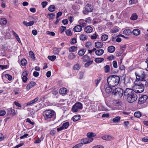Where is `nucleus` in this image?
Segmentation results:
<instances>
[{
    "mask_svg": "<svg viewBox=\"0 0 148 148\" xmlns=\"http://www.w3.org/2000/svg\"><path fill=\"white\" fill-rule=\"evenodd\" d=\"M123 90L120 88H116L112 92V94L114 95L118 96L120 97H121L123 95Z\"/></svg>",
    "mask_w": 148,
    "mask_h": 148,
    "instance_id": "5",
    "label": "nucleus"
},
{
    "mask_svg": "<svg viewBox=\"0 0 148 148\" xmlns=\"http://www.w3.org/2000/svg\"><path fill=\"white\" fill-rule=\"evenodd\" d=\"M28 135H29L28 134H24L23 135V136H21L20 137V139H23L24 138H25L26 137H27V136H28Z\"/></svg>",
    "mask_w": 148,
    "mask_h": 148,
    "instance_id": "61",
    "label": "nucleus"
},
{
    "mask_svg": "<svg viewBox=\"0 0 148 148\" xmlns=\"http://www.w3.org/2000/svg\"><path fill=\"white\" fill-rule=\"evenodd\" d=\"M108 51L110 53H113L115 50V48L113 46H111L108 48Z\"/></svg>",
    "mask_w": 148,
    "mask_h": 148,
    "instance_id": "25",
    "label": "nucleus"
},
{
    "mask_svg": "<svg viewBox=\"0 0 148 148\" xmlns=\"http://www.w3.org/2000/svg\"><path fill=\"white\" fill-rule=\"evenodd\" d=\"M101 38L102 41H106L108 39V36L106 34H104L101 36Z\"/></svg>",
    "mask_w": 148,
    "mask_h": 148,
    "instance_id": "29",
    "label": "nucleus"
},
{
    "mask_svg": "<svg viewBox=\"0 0 148 148\" xmlns=\"http://www.w3.org/2000/svg\"><path fill=\"white\" fill-rule=\"evenodd\" d=\"M104 60L103 58H96L95 59V61L97 63H100L101 62Z\"/></svg>",
    "mask_w": 148,
    "mask_h": 148,
    "instance_id": "28",
    "label": "nucleus"
},
{
    "mask_svg": "<svg viewBox=\"0 0 148 148\" xmlns=\"http://www.w3.org/2000/svg\"><path fill=\"white\" fill-rule=\"evenodd\" d=\"M101 138L103 140L108 141L112 140L114 138V137L107 135L103 136Z\"/></svg>",
    "mask_w": 148,
    "mask_h": 148,
    "instance_id": "12",
    "label": "nucleus"
},
{
    "mask_svg": "<svg viewBox=\"0 0 148 148\" xmlns=\"http://www.w3.org/2000/svg\"><path fill=\"white\" fill-rule=\"evenodd\" d=\"M97 35L95 33L91 36V38L92 39H95L97 38Z\"/></svg>",
    "mask_w": 148,
    "mask_h": 148,
    "instance_id": "63",
    "label": "nucleus"
},
{
    "mask_svg": "<svg viewBox=\"0 0 148 148\" xmlns=\"http://www.w3.org/2000/svg\"><path fill=\"white\" fill-rule=\"evenodd\" d=\"M88 38V37L84 34H82L79 36V38L80 40L82 41L86 40Z\"/></svg>",
    "mask_w": 148,
    "mask_h": 148,
    "instance_id": "22",
    "label": "nucleus"
},
{
    "mask_svg": "<svg viewBox=\"0 0 148 148\" xmlns=\"http://www.w3.org/2000/svg\"><path fill=\"white\" fill-rule=\"evenodd\" d=\"M85 22V20H84L83 19H80L78 21L79 25L82 27H84L86 26V24Z\"/></svg>",
    "mask_w": 148,
    "mask_h": 148,
    "instance_id": "17",
    "label": "nucleus"
},
{
    "mask_svg": "<svg viewBox=\"0 0 148 148\" xmlns=\"http://www.w3.org/2000/svg\"><path fill=\"white\" fill-rule=\"evenodd\" d=\"M92 148H104V147L101 145H97L93 146Z\"/></svg>",
    "mask_w": 148,
    "mask_h": 148,
    "instance_id": "62",
    "label": "nucleus"
},
{
    "mask_svg": "<svg viewBox=\"0 0 148 148\" xmlns=\"http://www.w3.org/2000/svg\"><path fill=\"white\" fill-rule=\"evenodd\" d=\"M101 79L100 78H99L95 80V82L96 84V86H98V84L100 81Z\"/></svg>",
    "mask_w": 148,
    "mask_h": 148,
    "instance_id": "55",
    "label": "nucleus"
},
{
    "mask_svg": "<svg viewBox=\"0 0 148 148\" xmlns=\"http://www.w3.org/2000/svg\"><path fill=\"white\" fill-rule=\"evenodd\" d=\"M48 58L51 61H53L56 59V56H49Z\"/></svg>",
    "mask_w": 148,
    "mask_h": 148,
    "instance_id": "40",
    "label": "nucleus"
},
{
    "mask_svg": "<svg viewBox=\"0 0 148 148\" xmlns=\"http://www.w3.org/2000/svg\"><path fill=\"white\" fill-rule=\"evenodd\" d=\"M47 33L48 34L52 36H54L55 35V33L53 32L47 31Z\"/></svg>",
    "mask_w": 148,
    "mask_h": 148,
    "instance_id": "57",
    "label": "nucleus"
},
{
    "mask_svg": "<svg viewBox=\"0 0 148 148\" xmlns=\"http://www.w3.org/2000/svg\"><path fill=\"white\" fill-rule=\"evenodd\" d=\"M103 46V44L100 42H96L95 43V47L97 48H101Z\"/></svg>",
    "mask_w": 148,
    "mask_h": 148,
    "instance_id": "19",
    "label": "nucleus"
},
{
    "mask_svg": "<svg viewBox=\"0 0 148 148\" xmlns=\"http://www.w3.org/2000/svg\"><path fill=\"white\" fill-rule=\"evenodd\" d=\"M23 23L27 26H29L33 25L34 24V22L33 21H31L27 22V21H24L23 22Z\"/></svg>",
    "mask_w": 148,
    "mask_h": 148,
    "instance_id": "18",
    "label": "nucleus"
},
{
    "mask_svg": "<svg viewBox=\"0 0 148 148\" xmlns=\"http://www.w3.org/2000/svg\"><path fill=\"white\" fill-rule=\"evenodd\" d=\"M92 28L90 26L86 27L84 29L85 31L87 33H91L92 32Z\"/></svg>",
    "mask_w": 148,
    "mask_h": 148,
    "instance_id": "15",
    "label": "nucleus"
},
{
    "mask_svg": "<svg viewBox=\"0 0 148 148\" xmlns=\"http://www.w3.org/2000/svg\"><path fill=\"white\" fill-rule=\"evenodd\" d=\"M93 62L92 60H90L87 62L85 64V66L86 67H88L90 65L92 64Z\"/></svg>",
    "mask_w": 148,
    "mask_h": 148,
    "instance_id": "47",
    "label": "nucleus"
},
{
    "mask_svg": "<svg viewBox=\"0 0 148 148\" xmlns=\"http://www.w3.org/2000/svg\"><path fill=\"white\" fill-rule=\"evenodd\" d=\"M5 77L9 81H11L12 79V77L9 74H6L5 75Z\"/></svg>",
    "mask_w": 148,
    "mask_h": 148,
    "instance_id": "45",
    "label": "nucleus"
},
{
    "mask_svg": "<svg viewBox=\"0 0 148 148\" xmlns=\"http://www.w3.org/2000/svg\"><path fill=\"white\" fill-rule=\"evenodd\" d=\"M27 62L25 59H22L21 61V63L23 66H24L27 63Z\"/></svg>",
    "mask_w": 148,
    "mask_h": 148,
    "instance_id": "49",
    "label": "nucleus"
},
{
    "mask_svg": "<svg viewBox=\"0 0 148 148\" xmlns=\"http://www.w3.org/2000/svg\"><path fill=\"white\" fill-rule=\"evenodd\" d=\"M135 86H134L133 90L135 92L140 93L143 92L145 88V86H146L147 84V81H143L141 82H135Z\"/></svg>",
    "mask_w": 148,
    "mask_h": 148,
    "instance_id": "1",
    "label": "nucleus"
},
{
    "mask_svg": "<svg viewBox=\"0 0 148 148\" xmlns=\"http://www.w3.org/2000/svg\"><path fill=\"white\" fill-rule=\"evenodd\" d=\"M104 52V51L103 50L100 49L96 51L95 53L98 56H101L103 54Z\"/></svg>",
    "mask_w": 148,
    "mask_h": 148,
    "instance_id": "16",
    "label": "nucleus"
},
{
    "mask_svg": "<svg viewBox=\"0 0 148 148\" xmlns=\"http://www.w3.org/2000/svg\"><path fill=\"white\" fill-rule=\"evenodd\" d=\"M6 112L4 110L0 111V116H4L6 114Z\"/></svg>",
    "mask_w": 148,
    "mask_h": 148,
    "instance_id": "59",
    "label": "nucleus"
},
{
    "mask_svg": "<svg viewBox=\"0 0 148 148\" xmlns=\"http://www.w3.org/2000/svg\"><path fill=\"white\" fill-rule=\"evenodd\" d=\"M82 29V27L79 25L75 26L73 28L74 31L76 32H79Z\"/></svg>",
    "mask_w": 148,
    "mask_h": 148,
    "instance_id": "14",
    "label": "nucleus"
},
{
    "mask_svg": "<svg viewBox=\"0 0 148 148\" xmlns=\"http://www.w3.org/2000/svg\"><path fill=\"white\" fill-rule=\"evenodd\" d=\"M105 72L106 73L108 72L110 70V67L109 65H106L104 68Z\"/></svg>",
    "mask_w": 148,
    "mask_h": 148,
    "instance_id": "39",
    "label": "nucleus"
},
{
    "mask_svg": "<svg viewBox=\"0 0 148 148\" xmlns=\"http://www.w3.org/2000/svg\"><path fill=\"white\" fill-rule=\"evenodd\" d=\"M91 19L90 17H88L86 18V19L85 20V22L86 23H88L89 24L91 23Z\"/></svg>",
    "mask_w": 148,
    "mask_h": 148,
    "instance_id": "51",
    "label": "nucleus"
},
{
    "mask_svg": "<svg viewBox=\"0 0 148 148\" xmlns=\"http://www.w3.org/2000/svg\"><path fill=\"white\" fill-rule=\"evenodd\" d=\"M85 46L88 49H90L92 47L91 43L90 42H87L85 44Z\"/></svg>",
    "mask_w": 148,
    "mask_h": 148,
    "instance_id": "36",
    "label": "nucleus"
},
{
    "mask_svg": "<svg viewBox=\"0 0 148 148\" xmlns=\"http://www.w3.org/2000/svg\"><path fill=\"white\" fill-rule=\"evenodd\" d=\"M138 18V16L135 13L133 14L131 17L130 18L131 20H136Z\"/></svg>",
    "mask_w": 148,
    "mask_h": 148,
    "instance_id": "32",
    "label": "nucleus"
},
{
    "mask_svg": "<svg viewBox=\"0 0 148 148\" xmlns=\"http://www.w3.org/2000/svg\"><path fill=\"white\" fill-rule=\"evenodd\" d=\"M141 115V114L140 112H136L134 113V116L137 118L140 117Z\"/></svg>",
    "mask_w": 148,
    "mask_h": 148,
    "instance_id": "38",
    "label": "nucleus"
},
{
    "mask_svg": "<svg viewBox=\"0 0 148 148\" xmlns=\"http://www.w3.org/2000/svg\"><path fill=\"white\" fill-rule=\"evenodd\" d=\"M7 23V21L5 18H1L0 19V24L2 25H5Z\"/></svg>",
    "mask_w": 148,
    "mask_h": 148,
    "instance_id": "20",
    "label": "nucleus"
},
{
    "mask_svg": "<svg viewBox=\"0 0 148 148\" xmlns=\"http://www.w3.org/2000/svg\"><path fill=\"white\" fill-rule=\"evenodd\" d=\"M148 97L146 95H142L139 99L138 103L141 104L144 103L148 99Z\"/></svg>",
    "mask_w": 148,
    "mask_h": 148,
    "instance_id": "11",
    "label": "nucleus"
},
{
    "mask_svg": "<svg viewBox=\"0 0 148 148\" xmlns=\"http://www.w3.org/2000/svg\"><path fill=\"white\" fill-rule=\"evenodd\" d=\"M120 80V77L117 75L109 76L107 78V81L109 86L114 87L117 85Z\"/></svg>",
    "mask_w": 148,
    "mask_h": 148,
    "instance_id": "3",
    "label": "nucleus"
},
{
    "mask_svg": "<svg viewBox=\"0 0 148 148\" xmlns=\"http://www.w3.org/2000/svg\"><path fill=\"white\" fill-rule=\"evenodd\" d=\"M36 83L34 82H31L27 85L26 88V91H28L31 88L36 85Z\"/></svg>",
    "mask_w": 148,
    "mask_h": 148,
    "instance_id": "13",
    "label": "nucleus"
},
{
    "mask_svg": "<svg viewBox=\"0 0 148 148\" xmlns=\"http://www.w3.org/2000/svg\"><path fill=\"white\" fill-rule=\"evenodd\" d=\"M111 87L110 86L106 88L105 90L107 93H110L112 91V89L111 88Z\"/></svg>",
    "mask_w": 148,
    "mask_h": 148,
    "instance_id": "33",
    "label": "nucleus"
},
{
    "mask_svg": "<svg viewBox=\"0 0 148 148\" xmlns=\"http://www.w3.org/2000/svg\"><path fill=\"white\" fill-rule=\"evenodd\" d=\"M76 56L73 53H70L69 56L68 58L70 60H73L75 58Z\"/></svg>",
    "mask_w": 148,
    "mask_h": 148,
    "instance_id": "35",
    "label": "nucleus"
},
{
    "mask_svg": "<svg viewBox=\"0 0 148 148\" xmlns=\"http://www.w3.org/2000/svg\"><path fill=\"white\" fill-rule=\"evenodd\" d=\"M136 79L135 81L138 82L142 81H146L145 80V74L143 71L139 73H135Z\"/></svg>",
    "mask_w": 148,
    "mask_h": 148,
    "instance_id": "4",
    "label": "nucleus"
},
{
    "mask_svg": "<svg viewBox=\"0 0 148 148\" xmlns=\"http://www.w3.org/2000/svg\"><path fill=\"white\" fill-rule=\"evenodd\" d=\"M22 80L24 82H25L27 81V78L26 76L23 75L22 78Z\"/></svg>",
    "mask_w": 148,
    "mask_h": 148,
    "instance_id": "58",
    "label": "nucleus"
},
{
    "mask_svg": "<svg viewBox=\"0 0 148 148\" xmlns=\"http://www.w3.org/2000/svg\"><path fill=\"white\" fill-rule=\"evenodd\" d=\"M131 33V31L129 29L124 30L123 31V34L127 36L130 35Z\"/></svg>",
    "mask_w": 148,
    "mask_h": 148,
    "instance_id": "26",
    "label": "nucleus"
},
{
    "mask_svg": "<svg viewBox=\"0 0 148 148\" xmlns=\"http://www.w3.org/2000/svg\"><path fill=\"white\" fill-rule=\"evenodd\" d=\"M142 140L144 142H148V137H145L142 139Z\"/></svg>",
    "mask_w": 148,
    "mask_h": 148,
    "instance_id": "60",
    "label": "nucleus"
},
{
    "mask_svg": "<svg viewBox=\"0 0 148 148\" xmlns=\"http://www.w3.org/2000/svg\"><path fill=\"white\" fill-rule=\"evenodd\" d=\"M24 144L23 143H21L20 144H18V145L14 147L13 148H18V147L22 146Z\"/></svg>",
    "mask_w": 148,
    "mask_h": 148,
    "instance_id": "64",
    "label": "nucleus"
},
{
    "mask_svg": "<svg viewBox=\"0 0 148 148\" xmlns=\"http://www.w3.org/2000/svg\"><path fill=\"white\" fill-rule=\"evenodd\" d=\"M85 49H82L79 50L78 52V54L79 56H83L86 51Z\"/></svg>",
    "mask_w": 148,
    "mask_h": 148,
    "instance_id": "31",
    "label": "nucleus"
},
{
    "mask_svg": "<svg viewBox=\"0 0 148 148\" xmlns=\"http://www.w3.org/2000/svg\"><path fill=\"white\" fill-rule=\"evenodd\" d=\"M120 119V117L118 116L114 118L113 119V121L114 123H117L119 121Z\"/></svg>",
    "mask_w": 148,
    "mask_h": 148,
    "instance_id": "43",
    "label": "nucleus"
},
{
    "mask_svg": "<svg viewBox=\"0 0 148 148\" xmlns=\"http://www.w3.org/2000/svg\"><path fill=\"white\" fill-rule=\"evenodd\" d=\"M93 140V138H86L82 139L81 140V143L82 146L83 144L89 143L92 142Z\"/></svg>",
    "mask_w": 148,
    "mask_h": 148,
    "instance_id": "10",
    "label": "nucleus"
},
{
    "mask_svg": "<svg viewBox=\"0 0 148 148\" xmlns=\"http://www.w3.org/2000/svg\"><path fill=\"white\" fill-rule=\"evenodd\" d=\"M93 10L92 6L90 5L87 4L83 10V13L85 14H87L88 12H92Z\"/></svg>",
    "mask_w": 148,
    "mask_h": 148,
    "instance_id": "8",
    "label": "nucleus"
},
{
    "mask_svg": "<svg viewBox=\"0 0 148 148\" xmlns=\"http://www.w3.org/2000/svg\"><path fill=\"white\" fill-rule=\"evenodd\" d=\"M138 0H129V3L131 4H136Z\"/></svg>",
    "mask_w": 148,
    "mask_h": 148,
    "instance_id": "50",
    "label": "nucleus"
},
{
    "mask_svg": "<svg viewBox=\"0 0 148 148\" xmlns=\"http://www.w3.org/2000/svg\"><path fill=\"white\" fill-rule=\"evenodd\" d=\"M134 92V90H133L132 89L130 88H127L124 90V95L128 97L129 96L131 95Z\"/></svg>",
    "mask_w": 148,
    "mask_h": 148,
    "instance_id": "9",
    "label": "nucleus"
},
{
    "mask_svg": "<svg viewBox=\"0 0 148 148\" xmlns=\"http://www.w3.org/2000/svg\"><path fill=\"white\" fill-rule=\"evenodd\" d=\"M8 113L9 114L14 115L15 114V110L14 109L10 108L8 110Z\"/></svg>",
    "mask_w": 148,
    "mask_h": 148,
    "instance_id": "27",
    "label": "nucleus"
},
{
    "mask_svg": "<svg viewBox=\"0 0 148 148\" xmlns=\"http://www.w3.org/2000/svg\"><path fill=\"white\" fill-rule=\"evenodd\" d=\"M47 16H49V19H53L55 16V14L54 13L48 14Z\"/></svg>",
    "mask_w": 148,
    "mask_h": 148,
    "instance_id": "46",
    "label": "nucleus"
},
{
    "mask_svg": "<svg viewBox=\"0 0 148 148\" xmlns=\"http://www.w3.org/2000/svg\"><path fill=\"white\" fill-rule=\"evenodd\" d=\"M43 115L45 120L48 121L53 120L56 117L55 112L51 110L45 111L43 112Z\"/></svg>",
    "mask_w": 148,
    "mask_h": 148,
    "instance_id": "2",
    "label": "nucleus"
},
{
    "mask_svg": "<svg viewBox=\"0 0 148 148\" xmlns=\"http://www.w3.org/2000/svg\"><path fill=\"white\" fill-rule=\"evenodd\" d=\"M84 74V72L81 71L79 73V78L80 79H82L83 77Z\"/></svg>",
    "mask_w": 148,
    "mask_h": 148,
    "instance_id": "48",
    "label": "nucleus"
},
{
    "mask_svg": "<svg viewBox=\"0 0 148 148\" xmlns=\"http://www.w3.org/2000/svg\"><path fill=\"white\" fill-rule=\"evenodd\" d=\"M119 31V30L118 28H114L111 30V32L112 33H116Z\"/></svg>",
    "mask_w": 148,
    "mask_h": 148,
    "instance_id": "56",
    "label": "nucleus"
},
{
    "mask_svg": "<svg viewBox=\"0 0 148 148\" xmlns=\"http://www.w3.org/2000/svg\"><path fill=\"white\" fill-rule=\"evenodd\" d=\"M33 104V103L32 101H31L29 102L26 103L24 104V105L25 106H30V105H31L32 104Z\"/></svg>",
    "mask_w": 148,
    "mask_h": 148,
    "instance_id": "53",
    "label": "nucleus"
},
{
    "mask_svg": "<svg viewBox=\"0 0 148 148\" xmlns=\"http://www.w3.org/2000/svg\"><path fill=\"white\" fill-rule=\"evenodd\" d=\"M81 118V116L79 115H75L73 117V120L74 121H76L79 120Z\"/></svg>",
    "mask_w": 148,
    "mask_h": 148,
    "instance_id": "24",
    "label": "nucleus"
},
{
    "mask_svg": "<svg viewBox=\"0 0 148 148\" xmlns=\"http://www.w3.org/2000/svg\"><path fill=\"white\" fill-rule=\"evenodd\" d=\"M82 108V104L80 102L76 103L72 107V110L74 112H77Z\"/></svg>",
    "mask_w": 148,
    "mask_h": 148,
    "instance_id": "6",
    "label": "nucleus"
},
{
    "mask_svg": "<svg viewBox=\"0 0 148 148\" xmlns=\"http://www.w3.org/2000/svg\"><path fill=\"white\" fill-rule=\"evenodd\" d=\"M135 92H134L132 94V95L129 96L128 97H127V99L128 102L132 103L137 99L138 97Z\"/></svg>",
    "mask_w": 148,
    "mask_h": 148,
    "instance_id": "7",
    "label": "nucleus"
},
{
    "mask_svg": "<svg viewBox=\"0 0 148 148\" xmlns=\"http://www.w3.org/2000/svg\"><path fill=\"white\" fill-rule=\"evenodd\" d=\"M80 67V66L78 64H76L74 65L73 69L75 70H78L79 69Z\"/></svg>",
    "mask_w": 148,
    "mask_h": 148,
    "instance_id": "42",
    "label": "nucleus"
},
{
    "mask_svg": "<svg viewBox=\"0 0 148 148\" xmlns=\"http://www.w3.org/2000/svg\"><path fill=\"white\" fill-rule=\"evenodd\" d=\"M69 122H66L64 123L62 126L65 129H67L69 125Z\"/></svg>",
    "mask_w": 148,
    "mask_h": 148,
    "instance_id": "44",
    "label": "nucleus"
},
{
    "mask_svg": "<svg viewBox=\"0 0 148 148\" xmlns=\"http://www.w3.org/2000/svg\"><path fill=\"white\" fill-rule=\"evenodd\" d=\"M112 64L114 67L116 68H117V64L116 61H113L112 62Z\"/></svg>",
    "mask_w": 148,
    "mask_h": 148,
    "instance_id": "52",
    "label": "nucleus"
},
{
    "mask_svg": "<svg viewBox=\"0 0 148 148\" xmlns=\"http://www.w3.org/2000/svg\"><path fill=\"white\" fill-rule=\"evenodd\" d=\"M96 134L92 132H89L87 134V136L88 138H92V137L96 136Z\"/></svg>",
    "mask_w": 148,
    "mask_h": 148,
    "instance_id": "34",
    "label": "nucleus"
},
{
    "mask_svg": "<svg viewBox=\"0 0 148 148\" xmlns=\"http://www.w3.org/2000/svg\"><path fill=\"white\" fill-rule=\"evenodd\" d=\"M77 50V47L75 46H73L70 47L69 49V50L70 52H73Z\"/></svg>",
    "mask_w": 148,
    "mask_h": 148,
    "instance_id": "37",
    "label": "nucleus"
},
{
    "mask_svg": "<svg viewBox=\"0 0 148 148\" xmlns=\"http://www.w3.org/2000/svg\"><path fill=\"white\" fill-rule=\"evenodd\" d=\"M48 9L51 12H52L55 10L56 7L54 5H51L48 8Z\"/></svg>",
    "mask_w": 148,
    "mask_h": 148,
    "instance_id": "30",
    "label": "nucleus"
},
{
    "mask_svg": "<svg viewBox=\"0 0 148 148\" xmlns=\"http://www.w3.org/2000/svg\"><path fill=\"white\" fill-rule=\"evenodd\" d=\"M133 34L135 36H138L140 33V31L137 29H134L132 31Z\"/></svg>",
    "mask_w": 148,
    "mask_h": 148,
    "instance_id": "23",
    "label": "nucleus"
},
{
    "mask_svg": "<svg viewBox=\"0 0 148 148\" xmlns=\"http://www.w3.org/2000/svg\"><path fill=\"white\" fill-rule=\"evenodd\" d=\"M67 89L64 88H61L59 90V92L61 94H66L67 93Z\"/></svg>",
    "mask_w": 148,
    "mask_h": 148,
    "instance_id": "21",
    "label": "nucleus"
},
{
    "mask_svg": "<svg viewBox=\"0 0 148 148\" xmlns=\"http://www.w3.org/2000/svg\"><path fill=\"white\" fill-rule=\"evenodd\" d=\"M82 146V144H78L76 145L75 146L73 147L72 148H80Z\"/></svg>",
    "mask_w": 148,
    "mask_h": 148,
    "instance_id": "54",
    "label": "nucleus"
},
{
    "mask_svg": "<svg viewBox=\"0 0 148 148\" xmlns=\"http://www.w3.org/2000/svg\"><path fill=\"white\" fill-rule=\"evenodd\" d=\"M65 32L66 34L68 36H71L72 35L71 30L70 29H66L65 31Z\"/></svg>",
    "mask_w": 148,
    "mask_h": 148,
    "instance_id": "41",
    "label": "nucleus"
}]
</instances>
